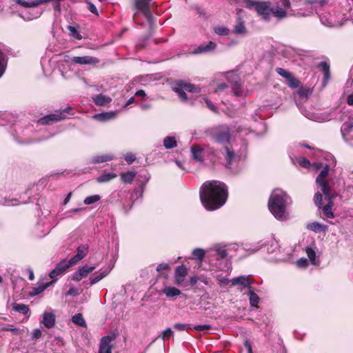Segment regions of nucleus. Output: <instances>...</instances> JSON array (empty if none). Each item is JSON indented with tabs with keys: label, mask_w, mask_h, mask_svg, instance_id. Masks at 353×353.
Masks as SVG:
<instances>
[{
	"label": "nucleus",
	"mask_w": 353,
	"mask_h": 353,
	"mask_svg": "<svg viewBox=\"0 0 353 353\" xmlns=\"http://www.w3.org/2000/svg\"><path fill=\"white\" fill-rule=\"evenodd\" d=\"M213 30L215 34L220 36H227L230 33V30L225 26H215Z\"/></svg>",
	"instance_id": "36"
},
{
	"label": "nucleus",
	"mask_w": 353,
	"mask_h": 353,
	"mask_svg": "<svg viewBox=\"0 0 353 353\" xmlns=\"http://www.w3.org/2000/svg\"><path fill=\"white\" fill-rule=\"evenodd\" d=\"M191 153L192 158L198 162L203 161V149L198 145H193L191 147Z\"/></svg>",
	"instance_id": "18"
},
{
	"label": "nucleus",
	"mask_w": 353,
	"mask_h": 353,
	"mask_svg": "<svg viewBox=\"0 0 353 353\" xmlns=\"http://www.w3.org/2000/svg\"><path fill=\"white\" fill-rule=\"evenodd\" d=\"M49 286V284L48 285H46L45 286H43V287H37V288H33V290H32V292L30 293V294L31 296H36V295H38L40 293H41L47 287Z\"/></svg>",
	"instance_id": "52"
},
{
	"label": "nucleus",
	"mask_w": 353,
	"mask_h": 353,
	"mask_svg": "<svg viewBox=\"0 0 353 353\" xmlns=\"http://www.w3.org/2000/svg\"><path fill=\"white\" fill-rule=\"evenodd\" d=\"M272 3L269 1H261L256 3V11L263 18L266 19L270 14V6Z\"/></svg>",
	"instance_id": "13"
},
{
	"label": "nucleus",
	"mask_w": 353,
	"mask_h": 353,
	"mask_svg": "<svg viewBox=\"0 0 353 353\" xmlns=\"http://www.w3.org/2000/svg\"><path fill=\"white\" fill-rule=\"evenodd\" d=\"M93 101L98 105H105L110 102L111 99L107 96L99 94L93 97Z\"/></svg>",
	"instance_id": "25"
},
{
	"label": "nucleus",
	"mask_w": 353,
	"mask_h": 353,
	"mask_svg": "<svg viewBox=\"0 0 353 353\" xmlns=\"http://www.w3.org/2000/svg\"><path fill=\"white\" fill-rule=\"evenodd\" d=\"M312 94V90L306 88H301L298 90V94L302 98H307Z\"/></svg>",
	"instance_id": "48"
},
{
	"label": "nucleus",
	"mask_w": 353,
	"mask_h": 353,
	"mask_svg": "<svg viewBox=\"0 0 353 353\" xmlns=\"http://www.w3.org/2000/svg\"><path fill=\"white\" fill-rule=\"evenodd\" d=\"M70 108H65L63 112L46 115L39 119L38 123L41 125H51L60 121L65 118V113L68 112Z\"/></svg>",
	"instance_id": "6"
},
{
	"label": "nucleus",
	"mask_w": 353,
	"mask_h": 353,
	"mask_svg": "<svg viewBox=\"0 0 353 353\" xmlns=\"http://www.w3.org/2000/svg\"><path fill=\"white\" fill-rule=\"evenodd\" d=\"M115 117L116 112H109L97 114L94 115V118L97 121L105 122L114 119Z\"/></svg>",
	"instance_id": "22"
},
{
	"label": "nucleus",
	"mask_w": 353,
	"mask_h": 353,
	"mask_svg": "<svg viewBox=\"0 0 353 353\" xmlns=\"http://www.w3.org/2000/svg\"><path fill=\"white\" fill-rule=\"evenodd\" d=\"M1 330L3 331H10L14 334H16V335L19 334L21 333V331L19 329H18L17 327H14L13 326L10 325H4L3 327H2Z\"/></svg>",
	"instance_id": "51"
},
{
	"label": "nucleus",
	"mask_w": 353,
	"mask_h": 353,
	"mask_svg": "<svg viewBox=\"0 0 353 353\" xmlns=\"http://www.w3.org/2000/svg\"><path fill=\"white\" fill-rule=\"evenodd\" d=\"M116 177H117V174L115 173L108 172V173H105V174L100 175L97 178V181L99 183H106Z\"/></svg>",
	"instance_id": "28"
},
{
	"label": "nucleus",
	"mask_w": 353,
	"mask_h": 353,
	"mask_svg": "<svg viewBox=\"0 0 353 353\" xmlns=\"http://www.w3.org/2000/svg\"><path fill=\"white\" fill-rule=\"evenodd\" d=\"M174 327L179 331H184L188 330H192V327L189 324L176 323L174 324Z\"/></svg>",
	"instance_id": "49"
},
{
	"label": "nucleus",
	"mask_w": 353,
	"mask_h": 353,
	"mask_svg": "<svg viewBox=\"0 0 353 353\" xmlns=\"http://www.w3.org/2000/svg\"><path fill=\"white\" fill-rule=\"evenodd\" d=\"M41 322L47 328H52L55 325V315L52 312H44Z\"/></svg>",
	"instance_id": "15"
},
{
	"label": "nucleus",
	"mask_w": 353,
	"mask_h": 353,
	"mask_svg": "<svg viewBox=\"0 0 353 353\" xmlns=\"http://www.w3.org/2000/svg\"><path fill=\"white\" fill-rule=\"evenodd\" d=\"M287 81V84L290 88H297L300 85L299 81L294 77L293 74H292L291 77H289V79H288Z\"/></svg>",
	"instance_id": "38"
},
{
	"label": "nucleus",
	"mask_w": 353,
	"mask_h": 353,
	"mask_svg": "<svg viewBox=\"0 0 353 353\" xmlns=\"http://www.w3.org/2000/svg\"><path fill=\"white\" fill-rule=\"evenodd\" d=\"M319 68L323 72V86H325L330 79V65L325 61H322L319 64Z\"/></svg>",
	"instance_id": "21"
},
{
	"label": "nucleus",
	"mask_w": 353,
	"mask_h": 353,
	"mask_svg": "<svg viewBox=\"0 0 353 353\" xmlns=\"http://www.w3.org/2000/svg\"><path fill=\"white\" fill-rule=\"evenodd\" d=\"M228 256V252L224 246L216 244L212 248L208 253L207 257L210 258V261L212 262L214 259L221 260Z\"/></svg>",
	"instance_id": "7"
},
{
	"label": "nucleus",
	"mask_w": 353,
	"mask_h": 353,
	"mask_svg": "<svg viewBox=\"0 0 353 353\" xmlns=\"http://www.w3.org/2000/svg\"><path fill=\"white\" fill-rule=\"evenodd\" d=\"M296 265L299 268H306L308 265V261L306 259H300L296 261Z\"/></svg>",
	"instance_id": "59"
},
{
	"label": "nucleus",
	"mask_w": 353,
	"mask_h": 353,
	"mask_svg": "<svg viewBox=\"0 0 353 353\" xmlns=\"http://www.w3.org/2000/svg\"><path fill=\"white\" fill-rule=\"evenodd\" d=\"M88 252V246L87 245H81L77 248V254L82 259L86 256Z\"/></svg>",
	"instance_id": "41"
},
{
	"label": "nucleus",
	"mask_w": 353,
	"mask_h": 353,
	"mask_svg": "<svg viewBox=\"0 0 353 353\" xmlns=\"http://www.w3.org/2000/svg\"><path fill=\"white\" fill-rule=\"evenodd\" d=\"M247 30L244 23L239 20L234 27V32L236 34H245Z\"/></svg>",
	"instance_id": "30"
},
{
	"label": "nucleus",
	"mask_w": 353,
	"mask_h": 353,
	"mask_svg": "<svg viewBox=\"0 0 353 353\" xmlns=\"http://www.w3.org/2000/svg\"><path fill=\"white\" fill-rule=\"evenodd\" d=\"M177 85H180L181 88L184 90L188 91L189 92H199L200 88L194 86L192 84L185 83L183 81H178L176 82Z\"/></svg>",
	"instance_id": "23"
},
{
	"label": "nucleus",
	"mask_w": 353,
	"mask_h": 353,
	"mask_svg": "<svg viewBox=\"0 0 353 353\" xmlns=\"http://www.w3.org/2000/svg\"><path fill=\"white\" fill-rule=\"evenodd\" d=\"M71 61L79 65H95L99 63L98 58L92 56L72 57Z\"/></svg>",
	"instance_id": "10"
},
{
	"label": "nucleus",
	"mask_w": 353,
	"mask_h": 353,
	"mask_svg": "<svg viewBox=\"0 0 353 353\" xmlns=\"http://www.w3.org/2000/svg\"><path fill=\"white\" fill-rule=\"evenodd\" d=\"M306 253L311 263L313 265H316L317 263L316 261V252L312 248H307Z\"/></svg>",
	"instance_id": "40"
},
{
	"label": "nucleus",
	"mask_w": 353,
	"mask_h": 353,
	"mask_svg": "<svg viewBox=\"0 0 353 353\" xmlns=\"http://www.w3.org/2000/svg\"><path fill=\"white\" fill-rule=\"evenodd\" d=\"M7 65V61L6 59L5 54L0 50V78L3 76L5 72Z\"/></svg>",
	"instance_id": "35"
},
{
	"label": "nucleus",
	"mask_w": 353,
	"mask_h": 353,
	"mask_svg": "<svg viewBox=\"0 0 353 353\" xmlns=\"http://www.w3.org/2000/svg\"><path fill=\"white\" fill-rule=\"evenodd\" d=\"M124 158L128 164H132L136 160L135 155L132 152L126 153Z\"/></svg>",
	"instance_id": "55"
},
{
	"label": "nucleus",
	"mask_w": 353,
	"mask_h": 353,
	"mask_svg": "<svg viewBox=\"0 0 353 353\" xmlns=\"http://www.w3.org/2000/svg\"><path fill=\"white\" fill-rule=\"evenodd\" d=\"M187 274L188 268L185 265H181L177 266L174 273L175 283L178 285H181L184 281Z\"/></svg>",
	"instance_id": "12"
},
{
	"label": "nucleus",
	"mask_w": 353,
	"mask_h": 353,
	"mask_svg": "<svg viewBox=\"0 0 353 353\" xmlns=\"http://www.w3.org/2000/svg\"><path fill=\"white\" fill-rule=\"evenodd\" d=\"M152 3V0H134L137 10L141 12L148 20H150L152 17L150 10Z\"/></svg>",
	"instance_id": "8"
},
{
	"label": "nucleus",
	"mask_w": 353,
	"mask_h": 353,
	"mask_svg": "<svg viewBox=\"0 0 353 353\" xmlns=\"http://www.w3.org/2000/svg\"><path fill=\"white\" fill-rule=\"evenodd\" d=\"M163 293L168 298H172L181 294V291L174 287H165Z\"/></svg>",
	"instance_id": "24"
},
{
	"label": "nucleus",
	"mask_w": 353,
	"mask_h": 353,
	"mask_svg": "<svg viewBox=\"0 0 353 353\" xmlns=\"http://www.w3.org/2000/svg\"><path fill=\"white\" fill-rule=\"evenodd\" d=\"M68 29L70 31V34L72 37L77 39V40L82 39V36L79 34L77 28L72 26H68Z\"/></svg>",
	"instance_id": "43"
},
{
	"label": "nucleus",
	"mask_w": 353,
	"mask_h": 353,
	"mask_svg": "<svg viewBox=\"0 0 353 353\" xmlns=\"http://www.w3.org/2000/svg\"><path fill=\"white\" fill-rule=\"evenodd\" d=\"M80 260H81V259L76 254L69 261H67V263L69 265V267H70V266L76 264Z\"/></svg>",
	"instance_id": "58"
},
{
	"label": "nucleus",
	"mask_w": 353,
	"mask_h": 353,
	"mask_svg": "<svg viewBox=\"0 0 353 353\" xmlns=\"http://www.w3.org/2000/svg\"><path fill=\"white\" fill-rule=\"evenodd\" d=\"M32 338L34 339H38L41 336V332L39 329H34L31 333Z\"/></svg>",
	"instance_id": "61"
},
{
	"label": "nucleus",
	"mask_w": 353,
	"mask_h": 353,
	"mask_svg": "<svg viewBox=\"0 0 353 353\" xmlns=\"http://www.w3.org/2000/svg\"><path fill=\"white\" fill-rule=\"evenodd\" d=\"M83 278V276L81 275V274L79 271L74 272L72 276V280L75 281H79Z\"/></svg>",
	"instance_id": "64"
},
{
	"label": "nucleus",
	"mask_w": 353,
	"mask_h": 353,
	"mask_svg": "<svg viewBox=\"0 0 353 353\" xmlns=\"http://www.w3.org/2000/svg\"><path fill=\"white\" fill-rule=\"evenodd\" d=\"M232 90L235 96H241L243 94L242 84L241 79L236 74H231L228 77Z\"/></svg>",
	"instance_id": "9"
},
{
	"label": "nucleus",
	"mask_w": 353,
	"mask_h": 353,
	"mask_svg": "<svg viewBox=\"0 0 353 353\" xmlns=\"http://www.w3.org/2000/svg\"><path fill=\"white\" fill-rule=\"evenodd\" d=\"M276 73L280 75L281 77L285 78L286 80L289 79V77H291V75L292 73L290 72L289 71L281 68H276Z\"/></svg>",
	"instance_id": "47"
},
{
	"label": "nucleus",
	"mask_w": 353,
	"mask_h": 353,
	"mask_svg": "<svg viewBox=\"0 0 353 353\" xmlns=\"http://www.w3.org/2000/svg\"><path fill=\"white\" fill-rule=\"evenodd\" d=\"M192 330H194L199 332H203L207 333V331L210 330L212 328V326L210 325H197L192 327Z\"/></svg>",
	"instance_id": "44"
},
{
	"label": "nucleus",
	"mask_w": 353,
	"mask_h": 353,
	"mask_svg": "<svg viewBox=\"0 0 353 353\" xmlns=\"http://www.w3.org/2000/svg\"><path fill=\"white\" fill-rule=\"evenodd\" d=\"M176 145V141L173 137H166L163 140V146L166 149H172Z\"/></svg>",
	"instance_id": "29"
},
{
	"label": "nucleus",
	"mask_w": 353,
	"mask_h": 353,
	"mask_svg": "<svg viewBox=\"0 0 353 353\" xmlns=\"http://www.w3.org/2000/svg\"><path fill=\"white\" fill-rule=\"evenodd\" d=\"M323 225L318 222H312L307 225V229L314 231L315 232H319L322 230Z\"/></svg>",
	"instance_id": "39"
},
{
	"label": "nucleus",
	"mask_w": 353,
	"mask_h": 353,
	"mask_svg": "<svg viewBox=\"0 0 353 353\" xmlns=\"http://www.w3.org/2000/svg\"><path fill=\"white\" fill-rule=\"evenodd\" d=\"M69 268L67 261L62 260L56 265L55 268L50 272L49 276L51 279L57 280V276L62 274Z\"/></svg>",
	"instance_id": "11"
},
{
	"label": "nucleus",
	"mask_w": 353,
	"mask_h": 353,
	"mask_svg": "<svg viewBox=\"0 0 353 353\" xmlns=\"http://www.w3.org/2000/svg\"><path fill=\"white\" fill-rule=\"evenodd\" d=\"M168 268H169L168 264L162 263H160L158 265V266L157 267V271L161 272L162 270H168Z\"/></svg>",
	"instance_id": "63"
},
{
	"label": "nucleus",
	"mask_w": 353,
	"mask_h": 353,
	"mask_svg": "<svg viewBox=\"0 0 353 353\" xmlns=\"http://www.w3.org/2000/svg\"><path fill=\"white\" fill-rule=\"evenodd\" d=\"M172 90L173 91H174L176 93H177L179 96V97L181 98V99L183 101H187L188 98H187V95H186V93L185 92V90L181 88V87L179 85H177V83H176L174 86L172 88Z\"/></svg>",
	"instance_id": "33"
},
{
	"label": "nucleus",
	"mask_w": 353,
	"mask_h": 353,
	"mask_svg": "<svg viewBox=\"0 0 353 353\" xmlns=\"http://www.w3.org/2000/svg\"><path fill=\"white\" fill-rule=\"evenodd\" d=\"M203 100L207 105V107L212 110L214 112H217V108L216 106L213 104V103L208 98L204 97Z\"/></svg>",
	"instance_id": "54"
},
{
	"label": "nucleus",
	"mask_w": 353,
	"mask_h": 353,
	"mask_svg": "<svg viewBox=\"0 0 353 353\" xmlns=\"http://www.w3.org/2000/svg\"><path fill=\"white\" fill-rule=\"evenodd\" d=\"M114 156L110 154H98L92 157L90 163H101L107 162L114 159Z\"/></svg>",
	"instance_id": "20"
},
{
	"label": "nucleus",
	"mask_w": 353,
	"mask_h": 353,
	"mask_svg": "<svg viewBox=\"0 0 353 353\" xmlns=\"http://www.w3.org/2000/svg\"><path fill=\"white\" fill-rule=\"evenodd\" d=\"M279 249L278 243L276 241H272L268 245L267 251L268 253H274Z\"/></svg>",
	"instance_id": "53"
},
{
	"label": "nucleus",
	"mask_w": 353,
	"mask_h": 353,
	"mask_svg": "<svg viewBox=\"0 0 353 353\" xmlns=\"http://www.w3.org/2000/svg\"><path fill=\"white\" fill-rule=\"evenodd\" d=\"M192 255L195 259L202 261L205 256V251L201 248H196L192 251Z\"/></svg>",
	"instance_id": "42"
},
{
	"label": "nucleus",
	"mask_w": 353,
	"mask_h": 353,
	"mask_svg": "<svg viewBox=\"0 0 353 353\" xmlns=\"http://www.w3.org/2000/svg\"><path fill=\"white\" fill-rule=\"evenodd\" d=\"M248 295L249 296L250 303L251 306L255 307L259 302V297L251 289L249 290Z\"/></svg>",
	"instance_id": "32"
},
{
	"label": "nucleus",
	"mask_w": 353,
	"mask_h": 353,
	"mask_svg": "<svg viewBox=\"0 0 353 353\" xmlns=\"http://www.w3.org/2000/svg\"><path fill=\"white\" fill-rule=\"evenodd\" d=\"M88 10L93 14H98V11H97V9L96 8V6L91 2H88Z\"/></svg>",
	"instance_id": "62"
},
{
	"label": "nucleus",
	"mask_w": 353,
	"mask_h": 353,
	"mask_svg": "<svg viewBox=\"0 0 353 353\" xmlns=\"http://www.w3.org/2000/svg\"><path fill=\"white\" fill-rule=\"evenodd\" d=\"M95 269H96L95 265H92V266L84 265V266L79 268V271L81 272V275L83 277H85L88 276V274L89 273L92 272Z\"/></svg>",
	"instance_id": "37"
},
{
	"label": "nucleus",
	"mask_w": 353,
	"mask_h": 353,
	"mask_svg": "<svg viewBox=\"0 0 353 353\" xmlns=\"http://www.w3.org/2000/svg\"><path fill=\"white\" fill-rule=\"evenodd\" d=\"M100 199H101V197L98 194L91 195V196H87L84 199L83 202L86 205H90V204H92V203H94L95 202H97L98 201L100 200Z\"/></svg>",
	"instance_id": "46"
},
{
	"label": "nucleus",
	"mask_w": 353,
	"mask_h": 353,
	"mask_svg": "<svg viewBox=\"0 0 353 353\" xmlns=\"http://www.w3.org/2000/svg\"><path fill=\"white\" fill-rule=\"evenodd\" d=\"M112 338L110 336L103 337L101 340L99 353H112Z\"/></svg>",
	"instance_id": "14"
},
{
	"label": "nucleus",
	"mask_w": 353,
	"mask_h": 353,
	"mask_svg": "<svg viewBox=\"0 0 353 353\" xmlns=\"http://www.w3.org/2000/svg\"><path fill=\"white\" fill-rule=\"evenodd\" d=\"M276 3V6H270V14L278 19L285 18L287 16V12L282 7L290 8L291 5L290 0H277Z\"/></svg>",
	"instance_id": "4"
},
{
	"label": "nucleus",
	"mask_w": 353,
	"mask_h": 353,
	"mask_svg": "<svg viewBox=\"0 0 353 353\" xmlns=\"http://www.w3.org/2000/svg\"><path fill=\"white\" fill-rule=\"evenodd\" d=\"M314 201L315 204L320 208L322 204V194L320 192H316L314 194Z\"/></svg>",
	"instance_id": "56"
},
{
	"label": "nucleus",
	"mask_w": 353,
	"mask_h": 353,
	"mask_svg": "<svg viewBox=\"0 0 353 353\" xmlns=\"http://www.w3.org/2000/svg\"><path fill=\"white\" fill-rule=\"evenodd\" d=\"M12 310L23 314H26L29 312L28 306L22 303H14Z\"/></svg>",
	"instance_id": "31"
},
{
	"label": "nucleus",
	"mask_w": 353,
	"mask_h": 353,
	"mask_svg": "<svg viewBox=\"0 0 353 353\" xmlns=\"http://www.w3.org/2000/svg\"><path fill=\"white\" fill-rule=\"evenodd\" d=\"M291 203V198L285 192L275 189L269 199L268 208L276 219L284 220L288 216L287 208Z\"/></svg>",
	"instance_id": "3"
},
{
	"label": "nucleus",
	"mask_w": 353,
	"mask_h": 353,
	"mask_svg": "<svg viewBox=\"0 0 353 353\" xmlns=\"http://www.w3.org/2000/svg\"><path fill=\"white\" fill-rule=\"evenodd\" d=\"M352 128H353V122L345 123L342 126V128H341L342 135L346 142L352 140L351 139L352 136H350L349 138H347L345 133L350 132Z\"/></svg>",
	"instance_id": "27"
},
{
	"label": "nucleus",
	"mask_w": 353,
	"mask_h": 353,
	"mask_svg": "<svg viewBox=\"0 0 353 353\" xmlns=\"http://www.w3.org/2000/svg\"><path fill=\"white\" fill-rule=\"evenodd\" d=\"M137 175L136 172L128 171L121 175V179L123 183H131Z\"/></svg>",
	"instance_id": "26"
},
{
	"label": "nucleus",
	"mask_w": 353,
	"mask_h": 353,
	"mask_svg": "<svg viewBox=\"0 0 353 353\" xmlns=\"http://www.w3.org/2000/svg\"><path fill=\"white\" fill-rule=\"evenodd\" d=\"M72 321L74 323L81 327H85L86 323L81 314L79 313L72 316Z\"/></svg>",
	"instance_id": "34"
},
{
	"label": "nucleus",
	"mask_w": 353,
	"mask_h": 353,
	"mask_svg": "<svg viewBox=\"0 0 353 353\" xmlns=\"http://www.w3.org/2000/svg\"><path fill=\"white\" fill-rule=\"evenodd\" d=\"M231 283L232 285H241L245 288H248L250 290L251 289V283L248 276H240L235 277L231 280Z\"/></svg>",
	"instance_id": "16"
},
{
	"label": "nucleus",
	"mask_w": 353,
	"mask_h": 353,
	"mask_svg": "<svg viewBox=\"0 0 353 353\" xmlns=\"http://www.w3.org/2000/svg\"><path fill=\"white\" fill-rule=\"evenodd\" d=\"M331 210H332V206H331V204H330V203L325 205L323 207V211L324 214L326 216V217H327V218H333L334 217V214L332 213Z\"/></svg>",
	"instance_id": "50"
},
{
	"label": "nucleus",
	"mask_w": 353,
	"mask_h": 353,
	"mask_svg": "<svg viewBox=\"0 0 353 353\" xmlns=\"http://www.w3.org/2000/svg\"><path fill=\"white\" fill-rule=\"evenodd\" d=\"M173 331L172 330L171 328L168 327L167 329H165V330H163L161 333V334L159 336V337L163 340V341H165V340H168L170 339L172 336H173Z\"/></svg>",
	"instance_id": "45"
},
{
	"label": "nucleus",
	"mask_w": 353,
	"mask_h": 353,
	"mask_svg": "<svg viewBox=\"0 0 353 353\" xmlns=\"http://www.w3.org/2000/svg\"><path fill=\"white\" fill-rule=\"evenodd\" d=\"M228 199L227 186L219 181L205 182L200 189V199L208 210H214L225 204Z\"/></svg>",
	"instance_id": "1"
},
{
	"label": "nucleus",
	"mask_w": 353,
	"mask_h": 353,
	"mask_svg": "<svg viewBox=\"0 0 353 353\" xmlns=\"http://www.w3.org/2000/svg\"><path fill=\"white\" fill-rule=\"evenodd\" d=\"M216 47V44L213 41H209L206 45H201L197 48H196L192 54H198L206 53L210 51L214 50Z\"/></svg>",
	"instance_id": "17"
},
{
	"label": "nucleus",
	"mask_w": 353,
	"mask_h": 353,
	"mask_svg": "<svg viewBox=\"0 0 353 353\" xmlns=\"http://www.w3.org/2000/svg\"><path fill=\"white\" fill-rule=\"evenodd\" d=\"M299 163L301 167L305 168H308L310 166V161L303 157L299 159Z\"/></svg>",
	"instance_id": "57"
},
{
	"label": "nucleus",
	"mask_w": 353,
	"mask_h": 353,
	"mask_svg": "<svg viewBox=\"0 0 353 353\" xmlns=\"http://www.w3.org/2000/svg\"><path fill=\"white\" fill-rule=\"evenodd\" d=\"M233 131L232 127L227 125L215 126L207 131L208 134L215 143L223 146L220 153L225 157L227 168H230L236 159L234 151L230 147L231 132Z\"/></svg>",
	"instance_id": "2"
},
{
	"label": "nucleus",
	"mask_w": 353,
	"mask_h": 353,
	"mask_svg": "<svg viewBox=\"0 0 353 353\" xmlns=\"http://www.w3.org/2000/svg\"><path fill=\"white\" fill-rule=\"evenodd\" d=\"M111 268H106L105 270H101L99 272L96 273L95 275L90 277V285H92L97 283H98L99 281H101L102 279L105 277L110 272Z\"/></svg>",
	"instance_id": "19"
},
{
	"label": "nucleus",
	"mask_w": 353,
	"mask_h": 353,
	"mask_svg": "<svg viewBox=\"0 0 353 353\" xmlns=\"http://www.w3.org/2000/svg\"><path fill=\"white\" fill-rule=\"evenodd\" d=\"M329 172V166L327 165L320 172L319 174L316 179V183L321 186V189L325 198L330 199V187L327 182L325 179L327 176Z\"/></svg>",
	"instance_id": "5"
},
{
	"label": "nucleus",
	"mask_w": 353,
	"mask_h": 353,
	"mask_svg": "<svg viewBox=\"0 0 353 353\" xmlns=\"http://www.w3.org/2000/svg\"><path fill=\"white\" fill-rule=\"evenodd\" d=\"M258 2L259 1H251V0H246L245 1V6L248 8H250V9L254 8L256 10V3H258Z\"/></svg>",
	"instance_id": "60"
}]
</instances>
